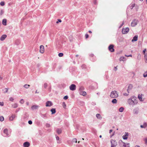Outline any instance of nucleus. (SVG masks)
Instances as JSON below:
<instances>
[{"mask_svg":"<svg viewBox=\"0 0 147 147\" xmlns=\"http://www.w3.org/2000/svg\"><path fill=\"white\" fill-rule=\"evenodd\" d=\"M127 102L129 105L133 107L137 104L138 102L136 97L133 96L128 99Z\"/></svg>","mask_w":147,"mask_h":147,"instance_id":"obj_1","label":"nucleus"},{"mask_svg":"<svg viewBox=\"0 0 147 147\" xmlns=\"http://www.w3.org/2000/svg\"><path fill=\"white\" fill-rule=\"evenodd\" d=\"M118 94L116 91H112L111 93L110 96L111 98H116L118 96Z\"/></svg>","mask_w":147,"mask_h":147,"instance_id":"obj_2","label":"nucleus"},{"mask_svg":"<svg viewBox=\"0 0 147 147\" xmlns=\"http://www.w3.org/2000/svg\"><path fill=\"white\" fill-rule=\"evenodd\" d=\"M111 147H116V146L117 145L116 141L114 140H111Z\"/></svg>","mask_w":147,"mask_h":147,"instance_id":"obj_3","label":"nucleus"},{"mask_svg":"<svg viewBox=\"0 0 147 147\" xmlns=\"http://www.w3.org/2000/svg\"><path fill=\"white\" fill-rule=\"evenodd\" d=\"M129 31V28H123L122 30V33L124 34H127Z\"/></svg>","mask_w":147,"mask_h":147,"instance_id":"obj_4","label":"nucleus"},{"mask_svg":"<svg viewBox=\"0 0 147 147\" xmlns=\"http://www.w3.org/2000/svg\"><path fill=\"white\" fill-rule=\"evenodd\" d=\"M138 21L137 20H134L131 22V26L132 27L135 26L138 23Z\"/></svg>","mask_w":147,"mask_h":147,"instance_id":"obj_5","label":"nucleus"},{"mask_svg":"<svg viewBox=\"0 0 147 147\" xmlns=\"http://www.w3.org/2000/svg\"><path fill=\"white\" fill-rule=\"evenodd\" d=\"M3 133L5 134L4 136L5 137H8L9 136V134L8 133V130L7 129H5L3 130Z\"/></svg>","mask_w":147,"mask_h":147,"instance_id":"obj_6","label":"nucleus"},{"mask_svg":"<svg viewBox=\"0 0 147 147\" xmlns=\"http://www.w3.org/2000/svg\"><path fill=\"white\" fill-rule=\"evenodd\" d=\"M76 88V86L74 84H72L71 85L69 86L70 89L72 91H74L75 90Z\"/></svg>","mask_w":147,"mask_h":147,"instance_id":"obj_7","label":"nucleus"},{"mask_svg":"<svg viewBox=\"0 0 147 147\" xmlns=\"http://www.w3.org/2000/svg\"><path fill=\"white\" fill-rule=\"evenodd\" d=\"M114 46L113 45H110L109 47V51L111 52H113L114 51V49H113Z\"/></svg>","mask_w":147,"mask_h":147,"instance_id":"obj_8","label":"nucleus"},{"mask_svg":"<svg viewBox=\"0 0 147 147\" xmlns=\"http://www.w3.org/2000/svg\"><path fill=\"white\" fill-rule=\"evenodd\" d=\"M53 105V103L50 101H47L46 103V107H50Z\"/></svg>","mask_w":147,"mask_h":147,"instance_id":"obj_9","label":"nucleus"},{"mask_svg":"<svg viewBox=\"0 0 147 147\" xmlns=\"http://www.w3.org/2000/svg\"><path fill=\"white\" fill-rule=\"evenodd\" d=\"M16 117V115L15 114H12L11 116L9 117V119L10 121H13Z\"/></svg>","mask_w":147,"mask_h":147,"instance_id":"obj_10","label":"nucleus"},{"mask_svg":"<svg viewBox=\"0 0 147 147\" xmlns=\"http://www.w3.org/2000/svg\"><path fill=\"white\" fill-rule=\"evenodd\" d=\"M40 52L42 53H43L44 51V46L43 45H41L40 46Z\"/></svg>","mask_w":147,"mask_h":147,"instance_id":"obj_11","label":"nucleus"},{"mask_svg":"<svg viewBox=\"0 0 147 147\" xmlns=\"http://www.w3.org/2000/svg\"><path fill=\"white\" fill-rule=\"evenodd\" d=\"M30 145V143L28 142H25L23 144L24 147H28Z\"/></svg>","mask_w":147,"mask_h":147,"instance_id":"obj_12","label":"nucleus"},{"mask_svg":"<svg viewBox=\"0 0 147 147\" xmlns=\"http://www.w3.org/2000/svg\"><path fill=\"white\" fill-rule=\"evenodd\" d=\"M119 144L120 147H123L124 144V142H123L122 140H120L119 141Z\"/></svg>","mask_w":147,"mask_h":147,"instance_id":"obj_13","label":"nucleus"},{"mask_svg":"<svg viewBox=\"0 0 147 147\" xmlns=\"http://www.w3.org/2000/svg\"><path fill=\"white\" fill-rule=\"evenodd\" d=\"M138 38V36L137 35H135L133 38L131 40L132 42H134L137 40Z\"/></svg>","mask_w":147,"mask_h":147,"instance_id":"obj_14","label":"nucleus"},{"mask_svg":"<svg viewBox=\"0 0 147 147\" xmlns=\"http://www.w3.org/2000/svg\"><path fill=\"white\" fill-rule=\"evenodd\" d=\"M125 134L123 136V138L124 140H126L127 139V136L128 135V133L125 132Z\"/></svg>","mask_w":147,"mask_h":147,"instance_id":"obj_15","label":"nucleus"},{"mask_svg":"<svg viewBox=\"0 0 147 147\" xmlns=\"http://www.w3.org/2000/svg\"><path fill=\"white\" fill-rule=\"evenodd\" d=\"M7 35L5 34H4L2 35L1 37L0 38V40L1 41H3L6 38Z\"/></svg>","mask_w":147,"mask_h":147,"instance_id":"obj_16","label":"nucleus"},{"mask_svg":"<svg viewBox=\"0 0 147 147\" xmlns=\"http://www.w3.org/2000/svg\"><path fill=\"white\" fill-rule=\"evenodd\" d=\"M39 107V106L36 105H33L31 107V109L34 110V109H37Z\"/></svg>","mask_w":147,"mask_h":147,"instance_id":"obj_17","label":"nucleus"},{"mask_svg":"<svg viewBox=\"0 0 147 147\" xmlns=\"http://www.w3.org/2000/svg\"><path fill=\"white\" fill-rule=\"evenodd\" d=\"M138 98H139L140 101H144L142 99V95L139 94L138 95Z\"/></svg>","mask_w":147,"mask_h":147,"instance_id":"obj_18","label":"nucleus"},{"mask_svg":"<svg viewBox=\"0 0 147 147\" xmlns=\"http://www.w3.org/2000/svg\"><path fill=\"white\" fill-rule=\"evenodd\" d=\"M147 126V124L146 123H144L143 125H141L140 126L142 128H145Z\"/></svg>","mask_w":147,"mask_h":147,"instance_id":"obj_19","label":"nucleus"},{"mask_svg":"<svg viewBox=\"0 0 147 147\" xmlns=\"http://www.w3.org/2000/svg\"><path fill=\"white\" fill-rule=\"evenodd\" d=\"M119 60L120 61H124L126 60V59L125 57H121L120 58Z\"/></svg>","mask_w":147,"mask_h":147,"instance_id":"obj_20","label":"nucleus"},{"mask_svg":"<svg viewBox=\"0 0 147 147\" xmlns=\"http://www.w3.org/2000/svg\"><path fill=\"white\" fill-rule=\"evenodd\" d=\"M18 107V104L16 103H15L12 105V107L14 108H16Z\"/></svg>","mask_w":147,"mask_h":147,"instance_id":"obj_21","label":"nucleus"},{"mask_svg":"<svg viewBox=\"0 0 147 147\" xmlns=\"http://www.w3.org/2000/svg\"><path fill=\"white\" fill-rule=\"evenodd\" d=\"M7 20L5 19H4L2 21V24L3 25L5 26L6 25Z\"/></svg>","mask_w":147,"mask_h":147,"instance_id":"obj_22","label":"nucleus"},{"mask_svg":"<svg viewBox=\"0 0 147 147\" xmlns=\"http://www.w3.org/2000/svg\"><path fill=\"white\" fill-rule=\"evenodd\" d=\"M134 113L135 114H138V110L137 109H134Z\"/></svg>","mask_w":147,"mask_h":147,"instance_id":"obj_23","label":"nucleus"},{"mask_svg":"<svg viewBox=\"0 0 147 147\" xmlns=\"http://www.w3.org/2000/svg\"><path fill=\"white\" fill-rule=\"evenodd\" d=\"M51 111L52 112V114H53L55 113L56 112V110L55 109H52L51 110Z\"/></svg>","mask_w":147,"mask_h":147,"instance_id":"obj_24","label":"nucleus"},{"mask_svg":"<svg viewBox=\"0 0 147 147\" xmlns=\"http://www.w3.org/2000/svg\"><path fill=\"white\" fill-rule=\"evenodd\" d=\"M96 116L98 119H101L102 118V117L99 114H96Z\"/></svg>","mask_w":147,"mask_h":147,"instance_id":"obj_25","label":"nucleus"},{"mask_svg":"<svg viewBox=\"0 0 147 147\" xmlns=\"http://www.w3.org/2000/svg\"><path fill=\"white\" fill-rule=\"evenodd\" d=\"M132 85L130 84L129 85L128 87V88L127 90V91H128V93H129V92L128 91L129 90L131 89L132 88Z\"/></svg>","mask_w":147,"mask_h":147,"instance_id":"obj_26","label":"nucleus"},{"mask_svg":"<svg viewBox=\"0 0 147 147\" xmlns=\"http://www.w3.org/2000/svg\"><path fill=\"white\" fill-rule=\"evenodd\" d=\"M62 130L61 129H57V132L58 134H60L61 133Z\"/></svg>","mask_w":147,"mask_h":147,"instance_id":"obj_27","label":"nucleus"},{"mask_svg":"<svg viewBox=\"0 0 147 147\" xmlns=\"http://www.w3.org/2000/svg\"><path fill=\"white\" fill-rule=\"evenodd\" d=\"M123 147H130L129 144L124 143V144Z\"/></svg>","mask_w":147,"mask_h":147,"instance_id":"obj_28","label":"nucleus"},{"mask_svg":"<svg viewBox=\"0 0 147 147\" xmlns=\"http://www.w3.org/2000/svg\"><path fill=\"white\" fill-rule=\"evenodd\" d=\"M80 94L81 95L84 96L86 94V92H80Z\"/></svg>","mask_w":147,"mask_h":147,"instance_id":"obj_29","label":"nucleus"},{"mask_svg":"<svg viewBox=\"0 0 147 147\" xmlns=\"http://www.w3.org/2000/svg\"><path fill=\"white\" fill-rule=\"evenodd\" d=\"M117 102V100L115 98L113 99L112 101V102L113 104L116 103Z\"/></svg>","mask_w":147,"mask_h":147,"instance_id":"obj_30","label":"nucleus"},{"mask_svg":"<svg viewBox=\"0 0 147 147\" xmlns=\"http://www.w3.org/2000/svg\"><path fill=\"white\" fill-rule=\"evenodd\" d=\"M124 109L123 107H121V108H120L119 109V112H122L123 111Z\"/></svg>","mask_w":147,"mask_h":147,"instance_id":"obj_31","label":"nucleus"},{"mask_svg":"<svg viewBox=\"0 0 147 147\" xmlns=\"http://www.w3.org/2000/svg\"><path fill=\"white\" fill-rule=\"evenodd\" d=\"M30 85L28 84H26L24 86V87L26 88H29Z\"/></svg>","mask_w":147,"mask_h":147,"instance_id":"obj_32","label":"nucleus"},{"mask_svg":"<svg viewBox=\"0 0 147 147\" xmlns=\"http://www.w3.org/2000/svg\"><path fill=\"white\" fill-rule=\"evenodd\" d=\"M144 58L145 60V62L146 63H147V55L145 54L144 55Z\"/></svg>","mask_w":147,"mask_h":147,"instance_id":"obj_33","label":"nucleus"},{"mask_svg":"<svg viewBox=\"0 0 147 147\" xmlns=\"http://www.w3.org/2000/svg\"><path fill=\"white\" fill-rule=\"evenodd\" d=\"M24 100L22 99H21L20 101V102L21 104H23L24 103Z\"/></svg>","mask_w":147,"mask_h":147,"instance_id":"obj_34","label":"nucleus"},{"mask_svg":"<svg viewBox=\"0 0 147 147\" xmlns=\"http://www.w3.org/2000/svg\"><path fill=\"white\" fill-rule=\"evenodd\" d=\"M137 59L138 60H140L141 59V55L140 54H139L138 55V57H137Z\"/></svg>","mask_w":147,"mask_h":147,"instance_id":"obj_35","label":"nucleus"},{"mask_svg":"<svg viewBox=\"0 0 147 147\" xmlns=\"http://www.w3.org/2000/svg\"><path fill=\"white\" fill-rule=\"evenodd\" d=\"M62 106H63V107L64 108H65V107H66V104H65V102H63Z\"/></svg>","mask_w":147,"mask_h":147,"instance_id":"obj_36","label":"nucleus"},{"mask_svg":"<svg viewBox=\"0 0 147 147\" xmlns=\"http://www.w3.org/2000/svg\"><path fill=\"white\" fill-rule=\"evenodd\" d=\"M143 76L144 77H146L147 76V70L143 74Z\"/></svg>","mask_w":147,"mask_h":147,"instance_id":"obj_37","label":"nucleus"},{"mask_svg":"<svg viewBox=\"0 0 147 147\" xmlns=\"http://www.w3.org/2000/svg\"><path fill=\"white\" fill-rule=\"evenodd\" d=\"M4 120V118L3 117L1 116L0 117V121H3Z\"/></svg>","mask_w":147,"mask_h":147,"instance_id":"obj_38","label":"nucleus"},{"mask_svg":"<svg viewBox=\"0 0 147 147\" xmlns=\"http://www.w3.org/2000/svg\"><path fill=\"white\" fill-rule=\"evenodd\" d=\"M48 86V84L47 83H45L44 85V87L45 88H46Z\"/></svg>","mask_w":147,"mask_h":147,"instance_id":"obj_39","label":"nucleus"},{"mask_svg":"<svg viewBox=\"0 0 147 147\" xmlns=\"http://www.w3.org/2000/svg\"><path fill=\"white\" fill-rule=\"evenodd\" d=\"M42 117L43 118H46L47 115L46 114H43L42 115Z\"/></svg>","mask_w":147,"mask_h":147,"instance_id":"obj_40","label":"nucleus"},{"mask_svg":"<svg viewBox=\"0 0 147 147\" xmlns=\"http://www.w3.org/2000/svg\"><path fill=\"white\" fill-rule=\"evenodd\" d=\"M14 100V98L12 97H10L9 98V100L12 102H13V101Z\"/></svg>","mask_w":147,"mask_h":147,"instance_id":"obj_41","label":"nucleus"},{"mask_svg":"<svg viewBox=\"0 0 147 147\" xmlns=\"http://www.w3.org/2000/svg\"><path fill=\"white\" fill-rule=\"evenodd\" d=\"M58 56L59 57H61L63 56V54L62 53H60L59 54Z\"/></svg>","mask_w":147,"mask_h":147,"instance_id":"obj_42","label":"nucleus"},{"mask_svg":"<svg viewBox=\"0 0 147 147\" xmlns=\"http://www.w3.org/2000/svg\"><path fill=\"white\" fill-rule=\"evenodd\" d=\"M4 13V11L3 9H1L0 11V15H2Z\"/></svg>","mask_w":147,"mask_h":147,"instance_id":"obj_43","label":"nucleus"},{"mask_svg":"<svg viewBox=\"0 0 147 147\" xmlns=\"http://www.w3.org/2000/svg\"><path fill=\"white\" fill-rule=\"evenodd\" d=\"M135 6V4H134L132 5L130 7L131 9H132Z\"/></svg>","mask_w":147,"mask_h":147,"instance_id":"obj_44","label":"nucleus"},{"mask_svg":"<svg viewBox=\"0 0 147 147\" xmlns=\"http://www.w3.org/2000/svg\"><path fill=\"white\" fill-rule=\"evenodd\" d=\"M68 98V97L67 96H65L64 97L63 99L65 100H67Z\"/></svg>","mask_w":147,"mask_h":147,"instance_id":"obj_45","label":"nucleus"},{"mask_svg":"<svg viewBox=\"0 0 147 147\" xmlns=\"http://www.w3.org/2000/svg\"><path fill=\"white\" fill-rule=\"evenodd\" d=\"M0 5L1 6H3L5 5L4 2H1L0 3Z\"/></svg>","mask_w":147,"mask_h":147,"instance_id":"obj_46","label":"nucleus"},{"mask_svg":"<svg viewBox=\"0 0 147 147\" xmlns=\"http://www.w3.org/2000/svg\"><path fill=\"white\" fill-rule=\"evenodd\" d=\"M73 141L76 143L77 142V140L76 138H74L73 140Z\"/></svg>","mask_w":147,"mask_h":147,"instance_id":"obj_47","label":"nucleus"},{"mask_svg":"<svg viewBox=\"0 0 147 147\" xmlns=\"http://www.w3.org/2000/svg\"><path fill=\"white\" fill-rule=\"evenodd\" d=\"M0 105L3 106L4 105V103L3 102H0Z\"/></svg>","mask_w":147,"mask_h":147,"instance_id":"obj_48","label":"nucleus"},{"mask_svg":"<svg viewBox=\"0 0 147 147\" xmlns=\"http://www.w3.org/2000/svg\"><path fill=\"white\" fill-rule=\"evenodd\" d=\"M28 123L29 124H32V121L31 120H29L28 121Z\"/></svg>","mask_w":147,"mask_h":147,"instance_id":"obj_49","label":"nucleus"},{"mask_svg":"<svg viewBox=\"0 0 147 147\" xmlns=\"http://www.w3.org/2000/svg\"><path fill=\"white\" fill-rule=\"evenodd\" d=\"M145 143L146 144H147V138H146L144 139Z\"/></svg>","mask_w":147,"mask_h":147,"instance_id":"obj_50","label":"nucleus"},{"mask_svg":"<svg viewBox=\"0 0 147 147\" xmlns=\"http://www.w3.org/2000/svg\"><path fill=\"white\" fill-rule=\"evenodd\" d=\"M4 90H5V91L4 92L5 93H6L7 92L8 90V89L7 88H5L4 89Z\"/></svg>","mask_w":147,"mask_h":147,"instance_id":"obj_51","label":"nucleus"},{"mask_svg":"<svg viewBox=\"0 0 147 147\" xmlns=\"http://www.w3.org/2000/svg\"><path fill=\"white\" fill-rule=\"evenodd\" d=\"M51 87L50 86L48 88V90L49 92H50L51 90Z\"/></svg>","mask_w":147,"mask_h":147,"instance_id":"obj_52","label":"nucleus"},{"mask_svg":"<svg viewBox=\"0 0 147 147\" xmlns=\"http://www.w3.org/2000/svg\"><path fill=\"white\" fill-rule=\"evenodd\" d=\"M146 49H145L143 51V53L145 55V52L146 51Z\"/></svg>","mask_w":147,"mask_h":147,"instance_id":"obj_53","label":"nucleus"},{"mask_svg":"<svg viewBox=\"0 0 147 147\" xmlns=\"http://www.w3.org/2000/svg\"><path fill=\"white\" fill-rule=\"evenodd\" d=\"M85 37L86 38H88V34H86L85 35Z\"/></svg>","mask_w":147,"mask_h":147,"instance_id":"obj_54","label":"nucleus"},{"mask_svg":"<svg viewBox=\"0 0 147 147\" xmlns=\"http://www.w3.org/2000/svg\"><path fill=\"white\" fill-rule=\"evenodd\" d=\"M56 139L57 140H59V138L58 136H56Z\"/></svg>","mask_w":147,"mask_h":147,"instance_id":"obj_55","label":"nucleus"},{"mask_svg":"<svg viewBox=\"0 0 147 147\" xmlns=\"http://www.w3.org/2000/svg\"><path fill=\"white\" fill-rule=\"evenodd\" d=\"M50 125L49 124H47L46 125V126L47 127H50Z\"/></svg>","mask_w":147,"mask_h":147,"instance_id":"obj_56","label":"nucleus"},{"mask_svg":"<svg viewBox=\"0 0 147 147\" xmlns=\"http://www.w3.org/2000/svg\"><path fill=\"white\" fill-rule=\"evenodd\" d=\"M117 69V67H114V70L115 71H116Z\"/></svg>","mask_w":147,"mask_h":147,"instance_id":"obj_57","label":"nucleus"},{"mask_svg":"<svg viewBox=\"0 0 147 147\" xmlns=\"http://www.w3.org/2000/svg\"><path fill=\"white\" fill-rule=\"evenodd\" d=\"M124 96H127L128 95V94L126 93H125L124 94Z\"/></svg>","mask_w":147,"mask_h":147,"instance_id":"obj_58","label":"nucleus"},{"mask_svg":"<svg viewBox=\"0 0 147 147\" xmlns=\"http://www.w3.org/2000/svg\"><path fill=\"white\" fill-rule=\"evenodd\" d=\"M124 22H123L122 23V24H121V25L119 27V28H121L122 26H123V25L124 24Z\"/></svg>","mask_w":147,"mask_h":147,"instance_id":"obj_59","label":"nucleus"},{"mask_svg":"<svg viewBox=\"0 0 147 147\" xmlns=\"http://www.w3.org/2000/svg\"><path fill=\"white\" fill-rule=\"evenodd\" d=\"M112 131H113V130L112 129L110 130H109V133H111Z\"/></svg>","mask_w":147,"mask_h":147,"instance_id":"obj_60","label":"nucleus"},{"mask_svg":"<svg viewBox=\"0 0 147 147\" xmlns=\"http://www.w3.org/2000/svg\"><path fill=\"white\" fill-rule=\"evenodd\" d=\"M58 21H59V22H61V20L60 19H58Z\"/></svg>","mask_w":147,"mask_h":147,"instance_id":"obj_61","label":"nucleus"},{"mask_svg":"<svg viewBox=\"0 0 147 147\" xmlns=\"http://www.w3.org/2000/svg\"><path fill=\"white\" fill-rule=\"evenodd\" d=\"M18 110L17 111H16V112H18V111H19L20 110V108H18Z\"/></svg>","mask_w":147,"mask_h":147,"instance_id":"obj_62","label":"nucleus"},{"mask_svg":"<svg viewBox=\"0 0 147 147\" xmlns=\"http://www.w3.org/2000/svg\"><path fill=\"white\" fill-rule=\"evenodd\" d=\"M128 57H131L132 56L131 55H128Z\"/></svg>","mask_w":147,"mask_h":147,"instance_id":"obj_63","label":"nucleus"},{"mask_svg":"<svg viewBox=\"0 0 147 147\" xmlns=\"http://www.w3.org/2000/svg\"><path fill=\"white\" fill-rule=\"evenodd\" d=\"M135 147H140L138 146H135Z\"/></svg>","mask_w":147,"mask_h":147,"instance_id":"obj_64","label":"nucleus"}]
</instances>
